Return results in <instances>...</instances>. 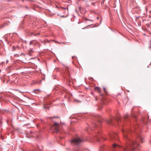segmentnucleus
I'll use <instances>...</instances> for the list:
<instances>
[{
    "label": "nucleus",
    "instance_id": "nucleus-1",
    "mask_svg": "<svg viewBox=\"0 0 151 151\" xmlns=\"http://www.w3.org/2000/svg\"><path fill=\"white\" fill-rule=\"evenodd\" d=\"M131 132L130 130H123L122 131L124 137L127 139L128 141L123 147L116 144H114L112 145L113 150H116L117 151H131L135 150L139 146V144L136 141L132 140L127 137V134Z\"/></svg>",
    "mask_w": 151,
    "mask_h": 151
},
{
    "label": "nucleus",
    "instance_id": "nucleus-2",
    "mask_svg": "<svg viewBox=\"0 0 151 151\" xmlns=\"http://www.w3.org/2000/svg\"><path fill=\"white\" fill-rule=\"evenodd\" d=\"M82 141V140L79 138H75L71 141V144L72 145H78Z\"/></svg>",
    "mask_w": 151,
    "mask_h": 151
},
{
    "label": "nucleus",
    "instance_id": "nucleus-3",
    "mask_svg": "<svg viewBox=\"0 0 151 151\" xmlns=\"http://www.w3.org/2000/svg\"><path fill=\"white\" fill-rule=\"evenodd\" d=\"M98 121L99 123V124L98 125V126L97 125V124L96 123H95L92 125L93 127V128H91L90 127H89L88 129L87 130L88 131L89 129H90L91 130H93L94 129H98V128L100 127V124H101V122L100 120H98Z\"/></svg>",
    "mask_w": 151,
    "mask_h": 151
},
{
    "label": "nucleus",
    "instance_id": "nucleus-4",
    "mask_svg": "<svg viewBox=\"0 0 151 151\" xmlns=\"http://www.w3.org/2000/svg\"><path fill=\"white\" fill-rule=\"evenodd\" d=\"M52 129H54L55 132L58 133L59 130V124L57 122H55L52 125Z\"/></svg>",
    "mask_w": 151,
    "mask_h": 151
},
{
    "label": "nucleus",
    "instance_id": "nucleus-5",
    "mask_svg": "<svg viewBox=\"0 0 151 151\" xmlns=\"http://www.w3.org/2000/svg\"><path fill=\"white\" fill-rule=\"evenodd\" d=\"M110 137V140L113 141L114 139H117V135L115 133H112L109 135Z\"/></svg>",
    "mask_w": 151,
    "mask_h": 151
},
{
    "label": "nucleus",
    "instance_id": "nucleus-6",
    "mask_svg": "<svg viewBox=\"0 0 151 151\" xmlns=\"http://www.w3.org/2000/svg\"><path fill=\"white\" fill-rule=\"evenodd\" d=\"M138 140H139L141 143H143L144 141V139L142 136L140 135H138Z\"/></svg>",
    "mask_w": 151,
    "mask_h": 151
},
{
    "label": "nucleus",
    "instance_id": "nucleus-7",
    "mask_svg": "<svg viewBox=\"0 0 151 151\" xmlns=\"http://www.w3.org/2000/svg\"><path fill=\"white\" fill-rule=\"evenodd\" d=\"M94 90H95L97 91H98L99 93H100L101 90L100 88L99 87H96L94 88Z\"/></svg>",
    "mask_w": 151,
    "mask_h": 151
},
{
    "label": "nucleus",
    "instance_id": "nucleus-8",
    "mask_svg": "<svg viewBox=\"0 0 151 151\" xmlns=\"http://www.w3.org/2000/svg\"><path fill=\"white\" fill-rule=\"evenodd\" d=\"M106 147L104 146H103V145H102L101 146L100 148V149L99 150L100 151H103V150H104L105 149H106Z\"/></svg>",
    "mask_w": 151,
    "mask_h": 151
},
{
    "label": "nucleus",
    "instance_id": "nucleus-9",
    "mask_svg": "<svg viewBox=\"0 0 151 151\" xmlns=\"http://www.w3.org/2000/svg\"><path fill=\"white\" fill-rule=\"evenodd\" d=\"M39 92H40L39 89H36L34 90V91H33V92H34L35 93L38 94L39 93Z\"/></svg>",
    "mask_w": 151,
    "mask_h": 151
},
{
    "label": "nucleus",
    "instance_id": "nucleus-10",
    "mask_svg": "<svg viewBox=\"0 0 151 151\" xmlns=\"http://www.w3.org/2000/svg\"><path fill=\"white\" fill-rule=\"evenodd\" d=\"M106 122L109 124H112L113 123V120L111 119L110 120H107L106 121Z\"/></svg>",
    "mask_w": 151,
    "mask_h": 151
},
{
    "label": "nucleus",
    "instance_id": "nucleus-11",
    "mask_svg": "<svg viewBox=\"0 0 151 151\" xmlns=\"http://www.w3.org/2000/svg\"><path fill=\"white\" fill-rule=\"evenodd\" d=\"M39 35V33H37V34L35 33H34L33 32H32L31 34V35H33V36H37V35Z\"/></svg>",
    "mask_w": 151,
    "mask_h": 151
},
{
    "label": "nucleus",
    "instance_id": "nucleus-12",
    "mask_svg": "<svg viewBox=\"0 0 151 151\" xmlns=\"http://www.w3.org/2000/svg\"><path fill=\"white\" fill-rule=\"evenodd\" d=\"M101 135V134L100 133H99V132H98L97 134L95 135V136L96 137H99Z\"/></svg>",
    "mask_w": 151,
    "mask_h": 151
},
{
    "label": "nucleus",
    "instance_id": "nucleus-13",
    "mask_svg": "<svg viewBox=\"0 0 151 151\" xmlns=\"http://www.w3.org/2000/svg\"><path fill=\"white\" fill-rule=\"evenodd\" d=\"M96 117V119H100L101 118V116H100L99 115H97Z\"/></svg>",
    "mask_w": 151,
    "mask_h": 151
},
{
    "label": "nucleus",
    "instance_id": "nucleus-14",
    "mask_svg": "<svg viewBox=\"0 0 151 151\" xmlns=\"http://www.w3.org/2000/svg\"><path fill=\"white\" fill-rule=\"evenodd\" d=\"M115 119L116 120H117L118 122V123H119V122L120 120V118L117 117V118H115Z\"/></svg>",
    "mask_w": 151,
    "mask_h": 151
},
{
    "label": "nucleus",
    "instance_id": "nucleus-15",
    "mask_svg": "<svg viewBox=\"0 0 151 151\" xmlns=\"http://www.w3.org/2000/svg\"><path fill=\"white\" fill-rule=\"evenodd\" d=\"M33 42V41H31L30 42H29V44H30V45H31L32 44Z\"/></svg>",
    "mask_w": 151,
    "mask_h": 151
},
{
    "label": "nucleus",
    "instance_id": "nucleus-16",
    "mask_svg": "<svg viewBox=\"0 0 151 151\" xmlns=\"http://www.w3.org/2000/svg\"><path fill=\"white\" fill-rule=\"evenodd\" d=\"M32 51V49H31V50H30V51H29V52H29V55L30 56L31 55H30L31 52V51Z\"/></svg>",
    "mask_w": 151,
    "mask_h": 151
},
{
    "label": "nucleus",
    "instance_id": "nucleus-17",
    "mask_svg": "<svg viewBox=\"0 0 151 151\" xmlns=\"http://www.w3.org/2000/svg\"><path fill=\"white\" fill-rule=\"evenodd\" d=\"M6 25H7L5 23H4V24H3L2 26V27H4Z\"/></svg>",
    "mask_w": 151,
    "mask_h": 151
},
{
    "label": "nucleus",
    "instance_id": "nucleus-18",
    "mask_svg": "<svg viewBox=\"0 0 151 151\" xmlns=\"http://www.w3.org/2000/svg\"><path fill=\"white\" fill-rule=\"evenodd\" d=\"M128 116V115L127 114V115L125 116L124 117L125 118H126Z\"/></svg>",
    "mask_w": 151,
    "mask_h": 151
},
{
    "label": "nucleus",
    "instance_id": "nucleus-19",
    "mask_svg": "<svg viewBox=\"0 0 151 151\" xmlns=\"http://www.w3.org/2000/svg\"><path fill=\"white\" fill-rule=\"evenodd\" d=\"M13 49L14 50H15V46H13Z\"/></svg>",
    "mask_w": 151,
    "mask_h": 151
},
{
    "label": "nucleus",
    "instance_id": "nucleus-20",
    "mask_svg": "<svg viewBox=\"0 0 151 151\" xmlns=\"http://www.w3.org/2000/svg\"><path fill=\"white\" fill-rule=\"evenodd\" d=\"M65 42H59V44H65Z\"/></svg>",
    "mask_w": 151,
    "mask_h": 151
},
{
    "label": "nucleus",
    "instance_id": "nucleus-21",
    "mask_svg": "<svg viewBox=\"0 0 151 151\" xmlns=\"http://www.w3.org/2000/svg\"><path fill=\"white\" fill-rule=\"evenodd\" d=\"M103 89H104V91L105 92H106V90L105 88H104Z\"/></svg>",
    "mask_w": 151,
    "mask_h": 151
},
{
    "label": "nucleus",
    "instance_id": "nucleus-22",
    "mask_svg": "<svg viewBox=\"0 0 151 151\" xmlns=\"http://www.w3.org/2000/svg\"><path fill=\"white\" fill-rule=\"evenodd\" d=\"M100 96H104V95L103 94H100Z\"/></svg>",
    "mask_w": 151,
    "mask_h": 151
},
{
    "label": "nucleus",
    "instance_id": "nucleus-23",
    "mask_svg": "<svg viewBox=\"0 0 151 151\" xmlns=\"http://www.w3.org/2000/svg\"><path fill=\"white\" fill-rule=\"evenodd\" d=\"M49 118L50 119H52L53 118H52L51 117H49Z\"/></svg>",
    "mask_w": 151,
    "mask_h": 151
},
{
    "label": "nucleus",
    "instance_id": "nucleus-24",
    "mask_svg": "<svg viewBox=\"0 0 151 151\" xmlns=\"http://www.w3.org/2000/svg\"><path fill=\"white\" fill-rule=\"evenodd\" d=\"M68 76H69L70 75V73H69V72H68Z\"/></svg>",
    "mask_w": 151,
    "mask_h": 151
},
{
    "label": "nucleus",
    "instance_id": "nucleus-25",
    "mask_svg": "<svg viewBox=\"0 0 151 151\" xmlns=\"http://www.w3.org/2000/svg\"><path fill=\"white\" fill-rule=\"evenodd\" d=\"M94 3L93 2L91 3V4H92L93 5H94Z\"/></svg>",
    "mask_w": 151,
    "mask_h": 151
},
{
    "label": "nucleus",
    "instance_id": "nucleus-26",
    "mask_svg": "<svg viewBox=\"0 0 151 151\" xmlns=\"http://www.w3.org/2000/svg\"><path fill=\"white\" fill-rule=\"evenodd\" d=\"M54 118H59V117H58L54 116Z\"/></svg>",
    "mask_w": 151,
    "mask_h": 151
},
{
    "label": "nucleus",
    "instance_id": "nucleus-27",
    "mask_svg": "<svg viewBox=\"0 0 151 151\" xmlns=\"http://www.w3.org/2000/svg\"><path fill=\"white\" fill-rule=\"evenodd\" d=\"M55 42H57V43H59V42H56V41H55Z\"/></svg>",
    "mask_w": 151,
    "mask_h": 151
},
{
    "label": "nucleus",
    "instance_id": "nucleus-28",
    "mask_svg": "<svg viewBox=\"0 0 151 151\" xmlns=\"http://www.w3.org/2000/svg\"><path fill=\"white\" fill-rule=\"evenodd\" d=\"M97 19H99V17H97Z\"/></svg>",
    "mask_w": 151,
    "mask_h": 151
},
{
    "label": "nucleus",
    "instance_id": "nucleus-29",
    "mask_svg": "<svg viewBox=\"0 0 151 151\" xmlns=\"http://www.w3.org/2000/svg\"><path fill=\"white\" fill-rule=\"evenodd\" d=\"M96 100H97V99L96 97Z\"/></svg>",
    "mask_w": 151,
    "mask_h": 151
},
{
    "label": "nucleus",
    "instance_id": "nucleus-30",
    "mask_svg": "<svg viewBox=\"0 0 151 151\" xmlns=\"http://www.w3.org/2000/svg\"><path fill=\"white\" fill-rule=\"evenodd\" d=\"M61 17H64V16H62Z\"/></svg>",
    "mask_w": 151,
    "mask_h": 151
},
{
    "label": "nucleus",
    "instance_id": "nucleus-31",
    "mask_svg": "<svg viewBox=\"0 0 151 151\" xmlns=\"http://www.w3.org/2000/svg\"><path fill=\"white\" fill-rule=\"evenodd\" d=\"M7 62H8V60H7V61H6V63H7Z\"/></svg>",
    "mask_w": 151,
    "mask_h": 151
},
{
    "label": "nucleus",
    "instance_id": "nucleus-32",
    "mask_svg": "<svg viewBox=\"0 0 151 151\" xmlns=\"http://www.w3.org/2000/svg\"><path fill=\"white\" fill-rule=\"evenodd\" d=\"M44 108H45L46 107L45 106V107H44Z\"/></svg>",
    "mask_w": 151,
    "mask_h": 151
}]
</instances>
